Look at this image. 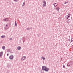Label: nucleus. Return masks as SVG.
Here are the masks:
<instances>
[{
	"label": "nucleus",
	"instance_id": "nucleus-1",
	"mask_svg": "<svg viewBox=\"0 0 73 73\" xmlns=\"http://www.w3.org/2000/svg\"><path fill=\"white\" fill-rule=\"evenodd\" d=\"M42 70H44L45 72H48L49 70V68L44 66H43L42 67Z\"/></svg>",
	"mask_w": 73,
	"mask_h": 73
},
{
	"label": "nucleus",
	"instance_id": "nucleus-2",
	"mask_svg": "<svg viewBox=\"0 0 73 73\" xmlns=\"http://www.w3.org/2000/svg\"><path fill=\"white\" fill-rule=\"evenodd\" d=\"M71 15V14L70 13H69L68 15L66 16V19H68L69 20L70 19V16Z\"/></svg>",
	"mask_w": 73,
	"mask_h": 73
},
{
	"label": "nucleus",
	"instance_id": "nucleus-3",
	"mask_svg": "<svg viewBox=\"0 0 73 73\" xmlns=\"http://www.w3.org/2000/svg\"><path fill=\"white\" fill-rule=\"evenodd\" d=\"M42 2L43 3V7H45V6H46V2L45 1V0H43Z\"/></svg>",
	"mask_w": 73,
	"mask_h": 73
},
{
	"label": "nucleus",
	"instance_id": "nucleus-4",
	"mask_svg": "<svg viewBox=\"0 0 73 73\" xmlns=\"http://www.w3.org/2000/svg\"><path fill=\"white\" fill-rule=\"evenodd\" d=\"M67 66H68V67L72 66V62H69L67 64Z\"/></svg>",
	"mask_w": 73,
	"mask_h": 73
},
{
	"label": "nucleus",
	"instance_id": "nucleus-5",
	"mask_svg": "<svg viewBox=\"0 0 73 73\" xmlns=\"http://www.w3.org/2000/svg\"><path fill=\"white\" fill-rule=\"evenodd\" d=\"M14 57V56H13L11 55L9 57V59H10V60H12V59Z\"/></svg>",
	"mask_w": 73,
	"mask_h": 73
},
{
	"label": "nucleus",
	"instance_id": "nucleus-6",
	"mask_svg": "<svg viewBox=\"0 0 73 73\" xmlns=\"http://www.w3.org/2000/svg\"><path fill=\"white\" fill-rule=\"evenodd\" d=\"M26 58V56H23L21 58V60L22 61H23V60H24Z\"/></svg>",
	"mask_w": 73,
	"mask_h": 73
},
{
	"label": "nucleus",
	"instance_id": "nucleus-7",
	"mask_svg": "<svg viewBox=\"0 0 73 73\" xmlns=\"http://www.w3.org/2000/svg\"><path fill=\"white\" fill-rule=\"evenodd\" d=\"M3 20L5 21H8V20H9V19H8V18H6Z\"/></svg>",
	"mask_w": 73,
	"mask_h": 73
},
{
	"label": "nucleus",
	"instance_id": "nucleus-8",
	"mask_svg": "<svg viewBox=\"0 0 73 73\" xmlns=\"http://www.w3.org/2000/svg\"><path fill=\"white\" fill-rule=\"evenodd\" d=\"M11 66V64H8L7 65L8 68H10Z\"/></svg>",
	"mask_w": 73,
	"mask_h": 73
},
{
	"label": "nucleus",
	"instance_id": "nucleus-9",
	"mask_svg": "<svg viewBox=\"0 0 73 73\" xmlns=\"http://www.w3.org/2000/svg\"><path fill=\"white\" fill-rule=\"evenodd\" d=\"M20 49H21V47L20 46H18L17 47V49L18 50H20Z\"/></svg>",
	"mask_w": 73,
	"mask_h": 73
},
{
	"label": "nucleus",
	"instance_id": "nucleus-10",
	"mask_svg": "<svg viewBox=\"0 0 73 73\" xmlns=\"http://www.w3.org/2000/svg\"><path fill=\"white\" fill-rule=\"evenodd\" d=\"M3 55V52H0V56H2Z\"/></svg>",
	"mask_w": 73,
	"mask_h": 73
},
{
	"label": "nucleus",
	"instance_id": "nucleus-11",
	"mask_svg": "<svg viewBox=\"0 0 73 73\" xmlns=\"http://www.w3.org/2000/svg\"><path fill=\"white\" fill-rule=\"evenodd\" d=\"M2 49H3V50H5V46H2Z\"/></svg>",
	"mask_w": 73,
	"mask_h": 73
},
{
	"label": "nucleus",
	"instance_id": "nucleus-12",
	"mask_svg": "<svg viewBox=\"0 0 73 73\" xmlns=\"http://www.w3.org/2000/svg\"><path fill=\"white\" fill-rule=\"evenodd\" d=\"M56 9L57 11H58L60 9V8H59V7H57L56 8Z\"/></svg>",
	"mask_w": 73,
	"mask_h": 73
},
{
	"label": "nucleus",
	"instance_id": "nucleus-13",
	"mask_svg": "<svg viewBox=\"0 0 73 73\" xmlns=\"http://www.w3.org/2000/svg\"><path fill=\"white\" fill-rule=\"evenodd\" d=\"M4 29H5V30H7V29H8V28H7V27L5 26L4 27Z\"/></svg>",
	"mask_w": 73,
	"mask_h": 73
},
{
	"label": "nucleus",
	"instance_id": "nucleus-14",
	"mask_svg": "<svg viewBox=\"0 0 73 73\" xmlns=\"http://www.w3.org/2000/svg\"><path fill=\"white\" fill-rule=\"evenodd\" d=\"M1 38H4V37H5V35H2L1 36Z\"/></svg>",
	"mask_w": 73,
	"mask_h": 73
},
{
	"label": "nucleus",
	"instance_id": "nucleus-15",
	"mask_svg": "<svg viewBox=\"0 0 73 73\" xmlns=\"http://www.w3.org/2000/svg\"><path fill=\"white\" fill-rule=\"evenodd\" d=\"M41 58H42V59H43V60H45V58L43 56H42Z\"/></svg>",
	"mask_w": 73,
	"mask_h": 73
},
{
	"label": "nucleus",
	"instance_id": "nucleus-16",
	"mask_svg": "<svg viewBox=\"0 0 73 73\" xmlns=\"http://www.w3.org/2000/svg\"><path fill=\"white\" fill-rule=\"evenodd\" d=\"M15 26L16 27L17 26V23H16V21H15Z\"/></svg>",
	"mask_w": 73,
	"mask_h": 73
},
{
	"label": "nucleus",
	"instance_id": "nucleus-17",
	"mask_svg": "<svg viewBox=\"0 0 73 73\" xmlns=\"http://www.w3.org/2000/svg\"><path fill=\"white\" fill-rule=\"evenodd\" d=\"M10 52V49H9L7 50V52Z\"/></svg>",
	"mask_w": 73,
	"mask_h": 73
},
{
	"label": "nucleus",
	"instance_id": "nucleus-18",
	"mask_svg": "<svg viewBox=\"0 0 73 73\" xmlns=\"http://www.w3.org/2000/svg\"><path fill=\"white\" fill-rule=\"evenodd\" d=\"M24 5H25V2H24L23 3V4L22 5V6L23 7L24 6Z\"/></svg>",
	"mask_w": 73,
	"mask_h": 73
},
{
	"label": "nucleus",
	"instance_id": "nucleus-19",
	"mask_svg": "<svg viewBox=\"0 0 73 73\" xmlns=\"http://www.w3.org/2000/svg\"><path fill=\"white\" fill-rule=\"evenodd\" d=\"M68 3V1L65 2V4H66Z\"/></svg>",
	"mask_w": 73,
	"mask_h": 73
},
{
	"label": "nucleus",
	"instance_id": "nucleus-20",
	"mask_svg": "<svg viewBox=\"0 0 73 73\" xmlns=\"http://www.w3.org/2000/svg\"><path fill=\"white\" fill-rule=\"evenodd\" d=\"M55 7H56L57 6V3H55Z\"/></svg>",
	"mask_w": 73,
	"mask_h": 73
},
{
	"label": "nucleus",
	"instance_id": "nucleus-21",
	"mask_svg": "<svg viewBox=\"0 0 73 73\" xmlns=\"http://www.w3.org/2000/svg\"><path fill=\"white\" fill-rule=\"evenodd\" d=\"M38 37H40V34H39L38 35Z\"/></svg>",
	"mask_w": 73,
	"mask_h": 73
},
{
	"label": "nucleus",
	"instance_id": "nucleus-22",
	"mask_svg": "<svg viewBox=\"0 0 73 73\" xmlns=\"http://www.w3.org/2000/svg\"><path fill=\"white\" fill-rule=\"evenodd\" d=\"M63 67L64 68H65V65H63Z\"/></svg>",
	"mask_w": 73,
	"mask_h": 73
},
{
	"label": "nucleus",
	"instance_id": "nucleus-23",
	"mask_svg": "<svg viewBox=\"0 0 73 73\" xmlns=\"http://www.w3.org/2000/svg\"><path fill=\"white\" fill-rule=\"evenodd\" d=\"M71 42H73V38H72V39H71Z\"/></svg>",
	"mask_w": 73,
	"mask_h": 73
},
{
	"label": "nucleus",
	"instance_id": "nucleus-24",
	"mask_svg": "<svg viewBox=\"0 0 73 73\" xmlns=\"http://www.w3.org/2000/svg\"><path fill=\"white\" fill-rule=\"evenodd\" d=\"M53 5L54 7H55V3H54L53 4Z\"/></svg>",
	"mask_w": 73,
	"mask_h": 73
},
{
	"label": "nucleus",
	"instance_id": "nucleus-25",
	"mask_svg": "<svg viewBox=\"0 0 73 73\" xmlns=\"http://www.w3.org/2000/svg\"><path fill=\"white\" fill-rule=\"evenodd\" d=\"M14 1H15L16 2H17V0H14Z\"/></svg>",
	"mask_w": 73,
	"mask_h": 73
},
{
	"label": "nucleus",
	"instance_id": "nucleus-26",
	"mask_svg": "<svg viewBox=\"0 0 73 73\" xmlns=\"http://www.w3.org/2000/svg\"><path fill=\"white\" fill-rule=\"evenodd\" d=\"M29 29H30L29 28H27V30H29Z\"/></svg>",
	"mask_w": 73,
	"mask_h": 73
},
{
	"label": "nucleus",
	"instance_id": "nucleus-27",
	"mask_svg": "<svg viewBox=\"0 0 73 73\" xmlns=\"http://www.w3.org/2000/svg\"><path fill=\"white\" fill-rule=\"evenodd\" d=\"M25 39V38H24V37H23V40H24V39Z\"/></svg>",
	"mask_w": 73,
	"mask_h": 73
},
{
	"label": "nucleus",
	"instance_id": "nucleus-28",
	"mask_svg": "<svg viewBox=\"0 0 73 73\" xmlns=\"http://www.w3.org/2000/svg\"><path fill=\"white\" fill-rule=\"evenodd\" d=\"M9 55V54H7V56H8V55Z\"/></svg>",
	"mask_w": 73,
	"mask_h": 73
},
{
	"label": "nucleus",
	"instance_id": "nucleus-29",
	"mask_svg": "<svg viewBox=\"0 0 73 73\" xmlns=\"http://www.w3.org/2000/svg\"><path fill=\"white\" fill-rule=\"evenodd\" d=\"M10 40H12V38H10Z\"/></svg>",
	"mask_w": 73,
	"mask_h": 73
},
{
	"label": "nucleus",
	"instance_id": "nucleus-30",
	"mask_svg": "<svg viewBox=\"0 0 73 73\" xmlns=\"http://www.w3.org/2000/svg\"><path fill=\"white\" fill-rule=\"evenodd\" d=\"M6 27H7L8 26V25L7 24L6 25Z\"/></svg>",
	"mask_w": 73,
	"mask_h": 73
},
{
	"label": "nucleus",
	"instance_id": "nucleus-31",
	"mask_svg": "<svg viewBox=\"0 0 73 73\" xmlns=\"http://www.w3.org/2000/svg\"><path fill=\"white\" fill-rule=\"evenodd\" d=\"M30 28V29H32V27H30V28Z\"/></svg>",
	"mask_w": 73,
	"mask_h": 73
},
{
	"label": "nucleus",
	"instance_id": "nucleus-32",
	"mask_svg": "<svg viewBox=\"0 0 73 73\" xmlns=\"http://www.w3.org/2000/svg\"><path fill=\"white\" fill-rule=\"evenodd\" d=\"M23 41V42L24 43V41Z\"/></svg>",
	"mask_w": 73,
	"mask_h": 73
}]
</instances>
